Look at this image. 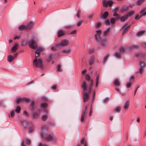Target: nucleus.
<instances>
[{
	"mask_svg": "<svg viewBox=\"0 0 146 146\" xmlns=\"http://www.w3.org/2000/svg\"><path fill=\"white\" fill-rule=\"evenodd\" d=\"M127 50V48L125 47H121L120 48V52L121 53H123Z\"/></svg>",
	"mask_w": 146,
	"mask_h": 146,
	"instance_id": "obj_37",
	"label": "nucleus"
},
{
	"mask_svg": "<svg viewBox=\"0 0 146 146\" xmlns=\"http://www.w3.org/2000/svg\"><path fill=\"white\" fill-rule=\"evenodd\" d=\"M34 127L33 126L29 127V126L27 127V129L29 133H31L33 132L34 130Z\"/></svg>",
	"mask_w": 146,
	"mask_h": 146,
	"instance_id": "obj_30",
	"label": "nucleus"
},
{
	"mask_svg": "<svg viewBox=\"0 0 146 146\" xmlns=\"http://www.w3.org/2000/svg\"><path fill=\"white\" fill-rule=\"evenodd\" d=\"M96 34L95 35V39L96 41H98L101 38L100 35L102 34V31L100 30H96Z\"/></svg>",
	"mask_w": 146,
	"mask_h": 146,
	"instance_id": "obj_7",
	"label": "nucleus"
},
{
	"mask_svg": "<svg viewBox=\"0 0 146 146\" xmlns=\"http://www.w3.org/2000/svg\"><path fill=\"white\" fill-rule=\"evenodd\" d=\"M87 107L86 106L84 109L83 111L81 118V121L82 122L84 121L85 118L86 117V115L87 114L86 111L87 110Z\"/></svg>",
	"mask_w": 146,
	"mask_h": 146,
	"instance_id": "obj_10",
	"label": "nucleus"
},
{
	"mask_svg": "<svg viewBox=\"0 0 146 146\" xmlns=\"http://www.w3.org/2000/svg\"><path fill=\"white\" fill-rule=\"evenodd\" d=\"M70 49H65L63 50H62L61 52L64 53V54H67L69 53L70 52Z\"/></svg>",
	"mask_w": 146,
	"mask_h": 146,
	"instance_id": "obj_29",
	"label": "nucleus"
},
{
	"mask_svg": "<svg viewBox=\"0 0 146 146\" xmlns=\"http://www.w3.org/2000/svg\"><path fill=\"white\" fill-rule=\"evenodd\" d=\"M19 46V44L18 43H15L14 44L11 48V53L13 54L15 57H17L18 54V53L17 52V51L18 48Z\"/></svg>",
	"mask_w": 146,
	"mask_h": 146,
	"instance_id": "obj_5",
	"label": "nucleus"
},
{
	"mask_svg": "<svg viewBox=\"0 0 146 146\" xmlns=\"http://www.w3.org/2000/svg\"><path fill=\"white\" fill-rule=\"evenodd\" d=\"M128 17L125 14L120 17L119 20L121 22H124L128 19Z\"/></svg>",
	"mask_w": 146,
	"mask_h": 146,
	"instance_id": "obj_18",
	"label": "nucleus"
},
{
	"mask_svg": "<svg viewBox=\"0 0 146 146\" xmlns=\"http://www.w3.org/2000/svg\"><path fill=\"white\" fill-rule=\"evenodd\" d=\"M96 94V91H93V96H92V98H93V100H92V101H94V100L95 98V95Z\"/></svg>",
	"mask_w": 146,
	"mask_h": 146,
	"instance_id": "obj_49",
	"label": "nucleus"
},
{
	"mask_svg": "<svg viewBox=\"0 0 146 146\" xmlns=\"http://www.w3.org/2000/svg\"><path fill=\"white\" fill-rule=\"evenodd\" d=\"M135 13V11H129L127 13L126 15L128 18L132 16Z\"/></svg>",
	"mask_w": 146,
	"mask_h": 146,
	"instance_id": "obj_26",
	"label": "nucleus"
},
{
	"mask_svg": "<svg viewBox=\"0 0 146 146\" xmlns=\"http://www.w3.org/2000/svg\"><path fill=\"white\" fill-rule=\"evenodd\" d=\"M69 44V41L68 40L64 39L59 42L57 43L56 46L57 47H62L67 46Z\"/></svg>",
	"mask_w": 146,
	"mask_h": 146,
	"instance_id": "obj_2",
	"label": "nucleus"
},
{
	"mask_svg": "<svg viewBox=\"0 0 146 146\" xmlns=\"http://www.w3.org/2000/svg\"><path fill=\"white\" fill-rule=\"evenodd\" d=\"M40 111L39 112H35L33 113L32 114L33 117L34 118H36V117H37L38 116V115H39V112H40Z\"/></svg>",
	"mask_w": 146,
	"mask_h": 146,
	"instance_id": "obj_33",
	"label": "nucleus"
},
{
	"mask_svg": "<svg viewBox=\"0 0 146 146\" xmlns=\"http://www.w3.org/2000/svg\"><path fill=\"white\" fill-rule=\"evenodd\" d=\"M42 137L44 138L45 140L50 141H55L56 140V137L54 135H52L50 134H48L44 136L42 134H41Z\"/></svg>",
	"mask_w": 146,
	"mask_h": 146,
	"instance_id": "obj_3",
	"label": "nucleus"
},
{
	"mask_svg": "<svg viewBox=\"0 0 146 146\" xmlns=\"http://www.w3.org/2000/svg\"><path fill=\"white\" fill-rule=\"evenodd\" d=\"M143 68L141 67H140L139 69L138 70L137 73H139V74H141L143 73Z\"/></svg>",
	"mask_w": 146,
	"mask_h": 146,
	"instance_id": "obj_39",
	"label": "nucleus"
},
{
	"mask_svg": "<svg viewBox=\"0 0 146 146\" xmlns=\"http://www.w3.org/2000/svg\"><path fill=\"white\" fill-rule=\"evenodd\" d=\"M86 79L89 82V84L90 85L88 86L87 83L85 81H83L82 86V88L84 92H85L88 89L89 93L91 92L92 87L93 86V80L91 78L90 76L88 74H86Z\"/></svg>",
	"mask_w": 146,
	"mask_h": 146,
	"instance_id": "obj_1",
	"label": "nucleus"
},
{
	"mask_svg": "<svg viewBox=\"0 0 146 146\" xmlns=\"http://www.w3.org/2000/svg\"><path fill=\"white\" fill-rule=\"evenodd\" d=\"M33 65L34 67L37 68H41L43 66V61L40 59H34L33 61Z\"/></svg>",
	"mask_w": 146,
	"mask_h": 146,
	"instance_id": "obj_4",
	"label": "nucleus"
},
{
	"mask_svg": "<svg viewBox=\"0 0 146 146\" xmlns=\"http://www.w3.org/2000/svg\"><path fill=\"white\" fill-rule=\"evenodd\" d=\"M100 75L98 74H97L96 76V79L95 81H99V80Z\"/></svg>",
	"mask_w": 146,
	"mask_h": 146,
	"instance_id": "obj_54",
	"label": "nucleus"
},
{
	"mask_svg": "<svg viewBox=\"0 0 146 146\" xmlns=\"http://www.w3.org/2000/svg\"><path fill=\"white\" fill-rule=\"evenodd\" d=\"M146 8L144 7L141 9V10L139 12L140 13H142V14L143 13L144 11L146 10Z\"/></svg>",
	"mask_w": 146,
	"mask_h": 146,
	"instance_id": "obj_46",
	"label": "nucleus"
},
{
	"mask_svg": "<svg viewBox=\"0 0 146 146\" xmlns=\"http://www.w3.org/2000/svg\"><path fill=\"white\" fill-rule=\"evenodd\" d=\"M145 30H141L140 31L138 32L136 34V36H139L141 35H143L145 33Z\"/></svg>",
	"mask_w": 146,
	"mask_h": 146,
	"instance_id": "obj_27",
	"label": "nucleus"
},
{
	"mask_svg": "<svg viewBox=\"0 0 146 146\" xmlns=\"http://www.w3.org/2000/svg\"><path fill=\"white\" fill-rule=\"evenodd\" d=\"M27 30H30L33 27V24L31 22H29L27 25H26Z\"/></svg>",
	"mask_w": 146,
	"mask_h": 146,
	"instance_id": "obj_19",
	"label": "nucleus"
},
{
	"mask_svg": "<svg viewBox=\"0 0 146 146\" xmlns=\"http://www.w3.org/2000/svg\"><path fill=\"white\" fill-rule=\"evenodd\" d=\"M16 57L15 56L14 54L13 56L10 55V62H13L14 61L15 58Z\"/></svg>",
	"mask_w": 146,
	"mask_h": 146,
	"instance_id": "obj_32",
	"label": "nucleus"
},
{
	"mask_svg": "<svg viewBox=\"0 0 146 146\" xmlns=\"http://www.w3.org/2000/svg\"><path fill=\"white\" fill-rule=\"evenodd\" d=\"M54 54H50L46 57V59L47 61L49 62L52 60L53 59Z\"/></svg>",
	"mask_w": 146,
	"mask_h": 146,
	"instance_id": "obj_17",
	"label": "nucleus"
},
{
	"mask_svg": "<svg viewBox=\"0 0 146 146\" xmlns=\"http://www.w3.org/2000/svg\"><path fill=\"white\" fill-rule=\"evenodd\" d=\"M129 106V103L128 101H126L124 104V106L123 108V110L128 109Z\"/></svg>",
	"mask_w": 146,
	"mask_h": 146,
	"instance_id": "obj_20",
	"label": "nucleus"
},
{
	"mask_svg": "<svg viewBox=\"0 0 146 146\" xmlns=\"http://www.w3.org/2000/svg\"><path fill=\"white\" fill-rule=\"evenodd\" d=\"M47 104L45 103H42L41 105V107L43 109H45L47 107Z\"/></svg>",
	"mask_w": 146,
	"mask_h": 146,
	"instance_id": "obj_28",
	"label": "nucleus"
},
{
	"mask_svg": "<svg viewBox=\"0 0 146 146\" xmlns=\"http://www.w3.org/2000/svg\"><path fill=\"white\" fill-rule=\"evenodd\" d=\"M144 0H138L137 2V4L140 5L144 1Z\"/></svg>",
	"mask_w": 146,
	"mask_h": 146,
	"instance_id": "obj_47",
	"label": "nucleus"
},
{
	"mask_svg": "<svg viewBox=\"0 0 146 146\" xmlns=\"http://www.w3.org/2000/svg\"><path fill=\"white\" fill-rule=\"evenodd\" d=\"M110 28H109L107 29L105 31L103 32V35L104 36H106L110 32Z\"/></svg>",
	"mask_w": 146,
	"mask_h": 146,
	"instance_id": "obj_31",
	"label": "nucleus"
},
{
	"mask_svg": "<svg viewBox=\"0 0 146 146\" xmlns=\"http://www.w3.org/2000/svg\"><path fill=\"white\" fill-rule=\"evenodd\" d=\"M21 123L25 128H27L29 126V123L25 120H23L21 121Z\"/></svg>",
	"mask_w": 146,
	"mask_h": 146,
	"instance_id": "obj_14",
	"label": "nucleus"
},
{
	"mask_svg": "<svg viewBox=\"0 0 146 146\" xmlns=\"http://www.w3.org/2000/svg\"><path fill=\"white\" fill-rule=\"evenodd\" d=\"M26 143L27 144H30L31 143V141L29 139H27L25 140Z\"/></svg>",
	"mask_w": 146,
	"mask_h": 146,
	"instance_id": "obj_57",
	"label": "nucleus"
},
{
	"mask_svg": "<svg viewBox=\"0 0 146 146\" xmlns=\"http://www.w3.org/2000/svg\"><path fill=\"white\" fill-rule=\"evenodd\" d=\"M24 99L23 101H25L26 102H29V99L27 98H23Z\"/></svg>",
	"mask_w": 146,
	"mask_h": 146,
	"instance_id": "obj_61",
	"label": "nucleus"
},
{
	"mask_svg": "<svg viewBox=\"0 0 146 146\" xmlns=\"http://www.w3.org/2000/svg\"><path fill=\"white\" fill-rule=\"evenodd\" d=\"M135 79V76H131L129 80L131 81L132 82Z\"/></svg>",
	"mask_w": 146,
	"mask_h": 146,
	"instance_id": "obj_52",
	"label": "nucleus"
},
{
	"mask_svg": "<svg viewBox=\"0 0 146 146\" xmlns=\"http://www.w3.org/2000/svg\"><path fill=\"white\" fill-rule=\"evenodd\" d=\"M38 146H48L46 144H42L41 143L38 144Z\"/></svg>",
	"mask_w": 146,
	"mask_h": 146,
	"instance_id": "obj_64",
	"label": "nucleus"
},
{
	"mask_svg": "<svg viewBox=\"0 0 146 146\" xmlns=\"http://www.w3.org/2000/svg\"><path fill=\"white\" fill-rule=\"evenodd\" d=\"M132 82L131 81L129 80V82L126 83V86L127 88H129L132 86Z\"/></svg>",
	"mask_w": 146,
	"mask_h": 146,
	"instance_id": "obj_25",
	"label": "nucleus"
},
{
	"mask_svg": "<svg viewBox=\"0 0 146 146\" xmlns=\"http://www.w3.org/2000/svg\"><path fill=\"white\" fill-rule=\"evenodd\" d=\"M44 49L42 48L41 47H38L37 48V50L36 51H37L38 52H40V51H42Z\"/></svg>",
	"mask_w": 146,
	"mask_h": 146,
	"instance_id": "obj_51",
	"label": "nucleus"
},
{
	"mask_svg": "<svg viewBox=\"0 0 146 146\" xmlns=\"http://www.w3.org/2000/svg\"><path fill=\"white\" fill-rule=\"evenodd\" d=\"M72 26L71 25H66L64 26L65 28L67 29H70Z\"/></svg>",
	"mask_w": 146,
	"mask_h": 146,
	"instance_id": "obj_60",
	"label": "nucleus"
},
{
	"mask_svg": "<svg viewBox=\"0 0 146 146\" xmlns=\"http://www.w3.org/2000/svg\"><path fill=\"white\" fill-rule=\"evenodd\" d=\"M114 84L116 86H119L120 85V83L117 79H116L113 82Z\"/></svg>",
	"mask_w": 146,
	"mask_h": 146,
	"instance_id": "obj_22",
	"label": "nucleus"
},
{
	"mask_svg": "<svg viewBox=\"0 0 146 146\" xmlns=\"http://www.w3.org/2000/svg\"><path fill=\"white\" fill-rule=\"evenodd\" d=\"M94 16V14H92L90 15H89L88 16V18L89 20H91Z\"/></svg>",
	"mask_w": 146,
	"mask_h": 146,
	"instance_id": "obj_50",
	"label": "nucleus"
},
{
	"mask_svg": "<svg viewBox=\"0 0 146 146\" xmlns=\"http://www.w3.org/2000/svg\"><path fill=\"white\" fill-rule=\"evenodd\" d=\"M83 22V21L82 20H80L77 22L76 24L77 26V27H79L81 25Z\"/></svg>",
	"mask_w": 146,
	"mask_h": 146,
	"instance_id": "obj_35",
	"label": "nucleus"
},
{
	"mask_svg": "<svg viewBox=\"0 0 146 146\" xmlns=\"http://www.w3.org/2000/svg\"><path fill=\"white\" fill-rule=\"evenodd\" d=\"M99 84V81H95V86H96V87H97L98 86Z\"/></svg>",
	"mask_w": 146,
	"mask_h": 146,
	"instance_id": "obj_62",
	"label": "nucleus"
},
{
	"mask_svg": "<svg viewBox=\"0 0 146 146\" xmlns=\"http://www.w3.org/2000/svg\"><path fill=\"white\" fill-rule=\"evenodd\" d=\"M115 19L113 18H112L110 19V23L112 24H114L115 23Z\"/></svg>",
	"mask_w": 146,
	"mask_h": 146,
	"instance_id": "obj_42",
	"label": "nucleus"
},
{
	"mask_svg": "<svg viewBox=\"0 0 146 146\" xmlns=\"http://www.w3.org/2000/svg\"><path fill=\"white\" fill-rule=\"evenodd\" d=\"M94 52V48H90L89 49L90 53H92Z\"/></svg>",
	"mask_w": 146,
	"mask_h": 146,
	"instance_id": "obj_58",
	"label": "nucleus"
},
{
	"mask_svg": "<svg viewBox=\"0 0 146 146\" xmlns=\"http://www.w3.org/2000/svg\"><path fill=\"white\" fill-rule=\"evenodd\" d=\"M57 87V85H52L51 86V88L52 90H55Z\"/></svg>",
	"mask_w": 146,
	"mask_h": 146,
	"instance_id": "obj_53",
	"label": "nucleus"
},
{
	"mask_svg": "<svg viewBox=\"0 0 146 146\" xmlns=\"http://www.w3.org/2000/svg\"><path fill=\"white\" fill-rule=\"evenodd\" d=\"M88 93H86V92H84L83 94V100L84 102H88L90 98V94H91V92L90 93H89L88 92Z\"/></svg>",
	"mask_w": 146,
	"mask_h": 146,
	"instance_id": "obj_9",
	"label": "nucleus"
},
{
	"mask_svg": "<svg viewBox=\"0 0 146 146\" xmlns=\"http://www.w3.org/2000/svg\"><path fill=\"white\" fill-rule=\"evenodd\" d=\"M110 54H108L105 56L102 62L104 63H105V62L106 61L108 58Z\"/></svg>",
	"mask_w": 146,
	"mask_h": 146,
	"instance_id": "obj_38",
	"label": "nucleus"
},
{
	"mask_svg": "<svg viewBox=\"0 0 146 146\" xmlns=\"http://www.w3.org/2000/svg\"><path fill=\"white\" fill-rule=\"evenodd\" d=\"M56 47H57L56 46V47L55 46H52V47H51V50L52 51H56Z\"/></svg>",
	"mask_w": 146,
	"mask_h": 146,
	"instance_id": "obj_55",
	"label": "nucleus"
},
{
	"mask_svg": "<svg viewBox=\"0 0 146 146\" xmlns=\"http://www.w3.org/2000/svg\"><path fill=\"white\" fill-rule=\"evenodd\" d=\"M83 144L84 146H88L87 143L85 140L84 138H82L80 141V143L78 144L77 146H82V144Z\"/></svg>",
	"mask_w": 146,
	"mask_h": 146,
	"instance_id": "obj_15",
	"label": "nucleus"
},
{
	"mask_svg": "<svg viewBox=\"0 0 146 146\" xmlns=\"http://www.w3.org/2000/svg\"><path fill=\"white\" fill-rule=\"evenodd\" d=\"M35 59L37 60V57L39 56L40 54V52H38L37 51H36L35 52Z\"/></svg>",
	"mask_w": 146,
	"mask_h": 146,
	"instance_id": "obj_34",
	"label": "nucleus"
},
{
	"mask_svg": "<svg viewBox=\"0 0 146 146\" xmlns=\"http://www.w3.org/2000/svg\"><path fill=\"white\" fill-rule=\"evenodd\" d=\"M21 111V108L19 107H17L16 108V109L15 110V111L17 113H20Z\"/></svg>",
	"mask_w": 146,
	"mask_h": 146,
	"instance_id": "obj_41",
	"label": "nucleus"
},
{
	"mask_svg": "<svg viewBox=\"0 0 146 146\" xmlns=\"http://www.w3.org/2000/svg\"><path fill=\"white\" fill-rule=\"evenodd\" d=\"M95 60V58L94 56H90L89 61V64L90 66H92L94 64Z\"/></svg>",
	"mask_w": 146,
	"mask_h": 146,
	"instance_id": "obj_12",
	"label": "nucleus"
},
{
	"mask_svg": "<svg viewBox=\"0 0 146 146\" xmlns=\"http://www.w3.org/2000/svg\"><path fill=\"white\" fill-rule=\"evenodd\" d=\"M103 6L106 7L108 5H109L110 7H111L113 4V3L111 1H106V0H103Z\"/></svg>",
	"mask_w": 146,
	"mask_h": 146,
	"instance_id": "obj_11",
	"label": "nucleus"
},
{
	"mask_svg": "<svg viewBox=\"0 0 146 146\" xmlns=\"http://www.w3.org/2000/svg\"><path fill=\"white\" fill-rule=\"evenodd\" d=\"M76 30H74L72 31L70 33V34L71 35H74L76 33Z\"/></svg>",
	"mask_w": 146,
	"mask_h": 146,
	"instance_id": "obj_59",
	"label": "nucleus"
},
{
	"mask_svg": "<svg viewBox=\"0 0 146 146\" xmlns=\"http://www.w3.org/2000/svg\"><path fill=\"white\" fill-rule=\"evenodd\" d=\"M31 109L32 110H33L36 106L35 103L33 101H32L31 102Z\"/></svg>",
	"mask_w": 146,
	"mask_h": 146,
	"instance_id": "obj_23",
	"label": "nucleus"
},
{
	"mask_svg": "<svg viewBox=\"0 0 146 146\" xmlns=\"http://www.w3.org/2000/svg\"><path fill=\"white\" fill-rule=\"evenodd\" d=\"M105 23L106 24L108 25H110V22L108 20L106 19L105 22Z\"/></svg>",
	"mask_w": 146,
	"mask_h": 146,
	"instance_id": "obj_56",
	"label": "nucleus"
},
{
	"mask_svg": "<svg viewBox=\"0 0 146 146\" xmlns=\"http://www.w3.org/2000/svg\"><path fill=\"white\" fill-rule=\"evenodd\" d=\"M140 67L143 68L146 66V65L145 62L143 61H141L139 62Z\"/></svg>",
	"mask_w": 146,
	"mask_h": 146,
	"instance_id": "obj_21",
	"label": "nucleus"
},
{
	"mask_svg": "<svg viewBox=\"0 0 146 146\" xmlns=\"http://www.w3.org/2000/svg\"><path fill=\"white\" fill-rule=\"evenodd\" d=\"M18 28L21 31H23L25 29L27 30L26 25L25 26L23 25H19L18 27Z\"/></svg>",
	"mask_w": 146,
	"mask_h": 146,
	"instance_id": "obj_24",
	"label": "nucleus"
},
{
	"mask_svg": "<svg viewBox=\"0 0 146 146\" xmlns=\"http://www.w3.org/2000/svg\"><path fill=\"white\" fill-rule=\"evenodd\" d=\"M115 109L116 112H119L121 110V108L120 107H119L116 108Z\"/></svg>",
	"mask_w": 146,
	"mask_h": 146,
	"instance_id": "obj_44",
	"label": "nucleus"
},
{
	"mask_svg": "<svg viewBox=\"0 0 146 146\" xmlns=\"http://www.w3.org/2000/svg\"><path fill=\"white\" fill-rule=\"evenodd\" d=\"M108 13L106 11L104 12L102 15V17L104 18H106L108 16Z\"/></svg>",
	"mask_w": 146,
	"mask_h": 146,
	"instance_id": "obj_40",
	"label": "nucleus"
},
{
	"mask_svg": "<svg viewBox=\"0 0 146 146\" xmlns=\"http://www.w3.org/2000/svg\"><path fill=\"white\" fill-rule=\"evenodd\" d=\"M48 118L47 115H44L42 116V120H46Z\"/></svg>",
	"mask_w": 146,
	"mask_h": 146,
	"instance_id": "obj_43",
	"label": "nucleus"
},
{
	"mask_svg": "<svg viewBox=\"0 0 146 146\" xmlns=\"http://www.w3.org/2000/svg\"><path fill=\"white\" fill-rule=\"evenodd\" d=\"M28 44L29 46L32 48L36 49L37 48L38 46L33 40L29 41Z\"/></svg>",
	"mask_w": 146,
	"mask_h": 146,
	"instance_id": "obj_8",
	"label": "nucleus"
},
{
	"mask_svg": "<svg viewBox=\"0 0 146 146\" xmlns=\"http://www.w3.org/2000/svg\"><path fill=\"white\" fill-rule=\"evenodd\" d=\"M131 27L130 26V25L126 26L125 25H123L122 28L123 29V32L122 34V35H123L126 31H127L129 29H130Z\"/></svg>",
	"mask_w": 146,
	"mask_h": 146,
	"instance_id": "obj_13",
	"label": "nucleus"
},
{
	"mask_svg": "<svg viewBox=\"0 0 146 146\" xmlns=\"http://www.w3.org/2000/svg\"><path fill=\"white\" fill-rule=\"evenodd\" d=\"M97 42L100 44L102 46H105L107 44L108 40L105 37H104L101 38Z\"/></svg>",
	"mask_w": 146,
	"mask_h": 146,
	"instance_id": "obj_6",
	"label": "nucleus"
},
{
	"mask_svg": "<svg viewBox=\"0 0 146 146\" xmlns=\"http://www.w3.org/2000/svg\"><path fill=\"white\" fill-rule=\"evenodd\" d=\"M21 37L20 36H15L14 38V40H16V39H19Z\"/></svg>",
	"mask_w": 146,
	"mask_h": 146,
	"instance_id": "obj_63",
	"label": "nucleus"
},
{
	"mask_svg": "<svg viewBox=\"0 0 146 146\" xmlns=\"http://www.w3.org/2000/svg\"><path fill=\"white\" fill-rule=\"evenodd\" d=\"M81 13V10H78L77 11L76 16L78 18H79Z\"/></svg>",
	"mask_w": 146,
	"mask_h": 146,
	"instance_id": "obj_48",
	"label": "nucleus"
},
{
	"mask_svg": "<svg viewBox=\"0 0 146 146\" xmlns=\"http://www.w3.org/2000/svg\"><path fill=\"white\" fill-rule=\"evenodd\" d=\"M23 98H17L16 100V102L17 104L19 103L20 102H22L23 101Z\"/></svg>",
	"mask_w": 146,
	"mask_h": 146,
	"instance_id": "obj_36",
	"label": "nucleus"
},
{
	"mask_svg": "<svg viewBox=\"0 0 146 146\" xmlns=\"http://www.w3.org/2000/svg\"><path fill=\"white\" fill-rule=\"evenodd\" d=\"M114 55L115 57L117 58H119L120 57V54L117 52H115L114 53Z\"/></svg>",
	"mask_w": 146,
	"mask_h": 146,
	"instance_id": "obj_45",
	"label": "nucleus"
},
{
	"mask_svg": "<svg viewBox=\"0 0 146 146\" xmlns=\"http://www.w3.org/2000/svg\"><path fill=\"white\" fill-rule=\"evenodd\" d=\"M58 37L62 36L65 34V31L62 29L59 30L58 31Z\"/></svg>",
	"mask_w": 146,
	"mask_h": 146,
	"instance_id": "obj_16",
	"label": "nucleus"
}]
</instances>
